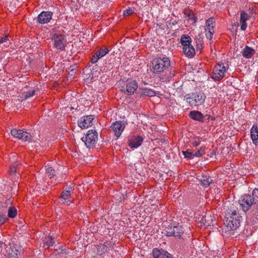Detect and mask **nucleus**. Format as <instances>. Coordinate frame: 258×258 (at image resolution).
Listing matches in <instances>:
<instances>
[{
  "label": "nucleus",
  "instance_id": "obj_13",
  "mask_svg": "<svg viewBox=\"0 0 258 258\" xmlns=\"http://www.w3.org/2000/svg\"><path fill=\"white\" fill-rule=\"evenodd\" d=\"M52 13L48 11H43L37 17V21L40 24L48 23L52 18Z\"/></svg>",
  "mask_w": 258,
  "mask_h": 258
},
{
  "label": "nucleus",
  "instance_id": "obj_23",
  "mask_svg": "<svg viewBox=\"0 0 258 258\" xmlns=\"http://www.w3.org/2000/svg\"><path fill=\"white\" fill-rule=\"evenodd\" d=\"M189 116L193 119L198 120L200 121H203V114L199 111H191L189 113Z\"/></svg>",
  "mask_w": 258,
  "mask_h": 258
},
{
  "label": "nucleus",
  "instance_id": "obj_40",
  "mask_svg": "<svg viewBox=\"0 0 258 258\" xmlns=\"http://www.w3.org/2000/svg\"><path fill=\"white\" fill-rule=\"evenodd\" d=\"M204 154V151L203 150H199L195 152L194 154H193L194 156L196 157H200Z\"/></svg>",
  "mask_w": 258,
  "mask_h": 258
},
{
  "label": "nucleus",
  "instance_id": "obj_44",
  "mask_svg": "<svg viewBox=\"0 0 258 258\" xmlns=\"http://www.w3.org/2000/svg\"><path fill=\"white\" fill-rule=\"evenodd\" d=\"M213 19H214L213 18H212V17L210 18V19H211V27L212 28H213L214 27L213 24V23H214V22L213 21Z\"/></svg>",
  "mask_w": 258,
  "mask_h": 258
},
{
  "label": "nucleus",
  "instance_id": "obj_26",
  "mask_svg": "<svg viewBox=\"0 0 258 258\" xmlns=\"http://www.w3.org/2000/svg\"><path fill=\"white\" fill-rule=\"evenodd\" d=\"M251 197L252 199V202H254V205L258 209V188H254L252 190Z\"/></svg>",
  "mask_w": 258,
  "mask_h": 258
},
{
  "label": "nucleus",
  "instance_id": "obj_41",
  "mask_svg": "<svg viewBox=\"0 0 258 258\" xmlns=\"http://www.w3.org/2000/svg\"><path fill=\"white\" fill-rule=\"evenodd\" d=\"M241 24V29L242 30H245L247 27V24L246 22H240Z\"/></svg>",
  "mask_w": 258,
  "mask_h": 258
},
{
  "label": "nucleus",
  "instance_id": "obj_50",
  "mask_svg": "<svg viewBox=\"0 0 258 258\" xmlns=\"http://www.w3.org/2000/svg\"><path fill=\"white\" fill-rule=\"evenodd\" d=\"M210 34H211V36L212 35H213V32H211V31ZM211 39H212V38L211 37Z\"/></svg>",
  "mask_w": 258,
  "mask_h": 258
},
{
  "label": "nucleus",
  "instance_id": "obj_49",
  "mask_svg": "<svg viewBox=\"0 0 258 258\" xmlns=\"http://www.w3.org/2000/svg\"><path fill=\"white\" fill-rule=\"evenodd\" d=\"M215 119V117H212L211 116V120H214Z\"/></svg>",
  "mask_w": 258,
  "mask_h": 258
},
{
  "label": "nucleus",
  "instance_id": "obj_17",
  "mask_svg": "<svg viewBox=\"0 0 258 258\" xmlns=\"http://www.w3.org/2000/svg\"><path fill=\"white\" fill-rule=\"evenodd\" d=\"M143 141L141 137H134L128 140V145L132 149H136L141 145Z\"/></svg>",
  "mask_w": 258,
  "mask_h": 258
},
{
  "label": "nucleus",
  "instance_id": "obj_5",
  "mask_svg": "<svg viewBox=\"0 0 258 258\" xmlns=\"http://www.w3.org/2000/svg\"><path fill=\"white\" fill-rule=\"evenodd\" d=\"M186 101L191 107L201 105L205 100V96L203 93L196 92L186 94L185 96Z\"/></svg>",
  "mask_w": 258,
  "mask_h": 258
},
{
  "label": "nucleus",
  "instance_id": "obj_2",
  "mask_svg": "<svg viewBox=\"0 0 258 258\" xmlns=\"http://www.w3.org/2000/svg\"><path fill=\"white\" fill-rule=\"evenodd\" d=\"M151 71L153 74L159 75L164 73L171 67L169 58L166 56L157 57L151 62Z\"/></svg>",
  "mask_w": 258,
  "mask_h": 258
},
{
  "label": "nucleus",
  "instance_id": "obj_11",
  "mask_svg": "<svg viewBox=\"0 0 258 258\" xmlns=\"http://www.w3.org/2000/svg\"><path fill=\"white\" fill-rule=\"evenodd\" d=\"M51 39L53 45L56 49L61 50L64 49L66 40L63 35L54 33L52 35Z\"/></svg>",
  "mask_w": 258,
  "mask_h": 258
},
{
  "label": "nucleus",
  "instance_id": "obj_18",
  "mask_svg": "<svg viewBox=\"0 0 258 258\" xmlns=\"http://www.w3.org/2000/svg\"><path fill=\"white\" fill-rule=\"evenodd\" d=\"M110 244L108 242H105L104 244H100L97 245L96 253L98 255H102L106 252L110 250Z\"/></svg>",
  "mask_w": 258,
  "mask_h": 258
},
{
  "label": "nucleus",
  "instance_id": "obj_1",
  "mask_svg": "<svg viewBox=\"0 0 258 258\" xmlns=\"http://www.w3.org/2000/svg\"><path fill=\"white\" fill-rule=\"evenodd\" d=\"M237 210L236 206L232 204L228 209L226 215V220L224 224L229 231L236 230L240 226L242 218L239 216Z\"/></svg>",
  "mask_w": 258,
  "mask_h": 258
},
{
  "label": "nucleus",
  "instance_id": "obj_7",
  "mask_svg": "<svg viewBox=\"0 0 258 258\" xmlns=\"http://www.w3.org/2000/svg\"><path fill=\"white\" fill-rule=\"evenodd\" d=\"M82 141L84 142L86 147L88 148H93L97 143L98 140V134L95 130H89L85 138H82Z\"/></svg>",
  "mask_w": 258,
  "mask_h": 258
},
{
  "label": "nucleus",
  "instance_id": "obj_48",
  "mask_svg": "<svg viewBox=\"0 0 258 258\" xmlns=\"http://www.w3.org/2000/svg\"><path fill=\"white\" fill-rule=\"evenodd\" d=\"M213 258H220V257L219 256H215V255H213Z\"/></svg>",
  "mask_w": 258,
  "mask_h": 258
},
{
  "label": "nucleus",
  "instance_id": "obj_38",
  "mask_svg": "<svg viewBox=\"0 0 258 258\" xmlns=\"http://www.w3.org/2000/svg\"><path fill=\"white\" fill-rule=\"evenodd\" d=\"M4 247L5 249H6L7 251L8 250L7 249L8 245L6 243H5V242H3L2 241H0V252L2 251V249H3V248Z\"/></svg>",
  "mask_w": 258,
  "mask_h": 258
},
{
  "label": "nucleus",
  "instance_id": "obj_19",
  "mask_svg": "<svg viewBox=\"0 0 258 258\" xmlns=\"http://www.w3.org/2000/svg\"><path fill=\"white\" fill-rule=\"evenodd\" d=\"M9 258H19L20 256V251L18 249V246L16 244H13L10 246V249L8 251Z\"/></svg>",
  "mask_w": 258,
  "mask_h": 258
},
{
  "label": "nucleus",
  "instance_id": "obj_9",
  "mask_svg": "<svg viewBox=\"0 0 258 258\" xmlns=\"http://www.w3.org/2000/svg\"><path fill=\"white\" fill-rule=\"evenodd\" d=\"M239 204L240 208L244 212L248 211L252 205L255 206L254 202H252L251 195L249 194L242 196L239 200Z\"/></svg>",
  "mask_w": 258,
  "mask_h": 258
},
{
  "label": "nucleus",
  "instance_id": "obj_24",
  "mask_svg": "<svg viewBox=\"0 0 258 258\" xmlns=\"http://www.w3.org/2000/svg\"><path fill=\"white\" fill-rule=\"evenodd\" d=\"M36 91L34 90L23 93L21 96V102L29 99L35 95Z\"/></svg>",
  "mask_w": 258,
  "mask_h": 258
},
{
  "label": "nucleus",
  "instance_id": "obj_27",
  "mask_svg": "<svg viewBox=\"0 0 258 258\" xmlns=\"http://www.w3.org/2000/svg\"><path fill=\"white\" fill-rule=\"evenodd\" d=\"M46 240L44 244V247L47 246L48 248L49 246H52L55 242L54 240V238L52 237V236H49L47 238H46Z\"/></svg>",
  "mask_w": 258,
  "mask_h": 258
},
{
  "label": "nucleus",
  "instance_id": "obj_34",
  "mask_svg": "<svg viewBox=\"0 0 258 258\" xmlns=\"http://www.w3.org/2000/svg\"><path fill=\"white\" fill-rule=\"evenodd\" d=\"M205 31L206 35L208 37V35H210V18L208 19L206 21Z\"/></svg>",
  "mask_w": 258,
  "mask_h": 258
},
{
  "label": "nucleus",
  "instance_id": "obj_8",
  "mask_svg": "<svg viewBox=\"0 0 258 258\" xmlns=\"http://www.w3.org/2000/svg\"><path fill=\"white\" fill-rule=\"evenodd\" d=\"M226 71L227 69L223 63H217L213 71L212 79L215 81L221 80L225 76Z\"/></svg>",
  "mask_w": 258,
  "mask_h": 258
},
{
  "label": "nucleus",
  "instance_id": "obj_6",
  "mask_svg": "<svg viewBox=\"0 0 258 258\" xmlns=\"http://www.w3.org/2000/svg\"><path fill=\"white\" fill-rule=\"evenodd\" d=\"M184 231L182 226L178 223L174 224L173 225L166 227L165 235L167 236H174L175 237L182 238Z\"/></svg>",
  "mask_w": 258,
  "mask_h": 258
},
{
  "label": "nucleus",
  "instance_id": "obj_31",
  "mask_svg": "<svg viewBox=\"0 0 258 258\" xmlns=\"http://www.w3.org/2000/svg\"><path fill=\"white\" fill-rule=\"evenodd\" d=\"M134 12V8H128V9L123 11V16H128L133 14Z\"/></svg>",
  "mask_w": 258,
  "mask_h": 258
},
{
  "label": "nucleus",
  "instance_id": "obj_46",
  "mask_svg": "<svg viewBox=\"0 0 258 258\" xmlns=\"http://www.w3.org/2000/svg\"><path fill=\"white\" fill-rule=\"evenodd\" d=\"M216 155V153L214 151V150L213 149L212 150V152L211 153V155H210V157H211V158L213 157V155Z\"/></svg>",
  "mask_w": 258,
  "mask_h": 258
},
{
  "label": "nucleus",
  "instance_id": "obj_47",
  "mask_svg": "<svg viewBox=\"0 0 258 258\" xmlns=\"http://www.w3.org/2000/svg\"><path fill=\"white\" fill-rule=\"evenodd\" d=\"M71 203H72V202L68 201H67L64 204H67V205H70Z\"/></svg>",
  "mask_w": 258,
  "mask_h": 258
},
{
  "label": "nucleus",
  "instance_id": "obj_29",
  "mask_svg": "<svg viewBox=\"0 0 258 258\" xmlns=\"http://www.w3.org/2000/svg\"><path fill=\"white\" fill-rule=\"evenodd\" d=\"M17 210L15 208L13 207L9 208L8 214L9 217L14 218L17 216Z\"/></svg>",
  "mask_w": 258,
  "mask_h": 258
},
{
  "label": "nucleus",
  "instance_id": "obj_14",
  "mask_svg": "<svg viewBox=\"0 0 258 258\" xmlns=\"http://www.w3.org/2000/svg\"><path fill=\"white\" fill-rule=\"evenodd\" d=\"M111 129L114 133L115 135L117 137H120L122 132L124 129V124L121 121H117L113 122L111 126Z\"/></svg>",
  "mask_w": 258,
  "mask_h": 258
},
{
  "label": "nucleus",
  "instance_id": "obj_16",
  "mask_svg": "<svg viewBox=\"0 0 258 258\" xmlns=\"http://www.w3.org/2000/svg\"><path fill=\"white\" fill-rule=\"evenodd\" d=\"M109 49L107 48L105 49H99L93 55L92 58H91V62L92 64L95 63L97 62L99 58L103 57L104 55L107 54L109 52Z\"/></svg>",
  "mask_w": 258,
  "mask_h": 258
},
{
  "label": "nucleus",
  "instance_id": "obj_10",
  "mask_svg": "<svg viewBox=\"0 0 258 258\" xmlns=\"http://www.w3.org/2000/svg\"><path fill=\"white\" fill-rule=\"evenodd\" d=\"M11 134L13 137L23 141L32 142V138L31 135L28 132L22 130L14 128L11 130Z\"/></svg>",
  "mask_w": 258,
  "mask_h": 258
},
{
  "label": "nucleus",
  "instance_id": "obj_4",
  "mask_svg": "<svg viewBox=\"0 0 258 258\" xmlns=\"http://www.w3.org/2000/svg\"><path fill=\"white\" fill-rule=\"evenodd\" d=\"M120 91L126 95L133 94L138 88V84L136 81L132 79H127L125 82L123 81L119 83Z\"/></svg>",
  "mask_w": 258,
  "mask_h": 258
},
{
  "label": "nucleus",
  "instance_id": "obj_39",
  "mask_svg": "<svg viewBox=\"0 0 258 258\" xmlns=\"http://www.w3.org/2000/svg\"><path fill=\"white\" fill-rule=\"evenodd\" d=\"M64 190L67 191L71 194L72 193H73V190H74L73 186H72V184H71V185L67 186Z\"/></svg>",
  "mask_w": 258,
  "mask_h": 258
},
{
  "label": "nucleus",
  "instance_id": "obj_12",
  "mask_svg": "<svg viewBox=\"0 0 258 258\" xmlns=\"http://www.w3.org/2000/svg\"><path fill=\"white\" fill-rule=\"evenodd\" d=\"M93 119V115L84 116L79 120L78 125L81 128H87L92 125Z\"/></svg>",
  "mask_w": 258,
  "mask_h": 258
},
{
  "label": "nucleus",
  "instance_id": "obj_32",
  "mask_svg": "<svg viewBox=\"0 0 258 258\" xmlns=\"http://www.w3.org/2000/svg\"><path fill=\"white\" fill-rule=\"evenodd\" d=\"M9 36L7 35L0 37V44L4 43V45L7 46L9 43Z\"/></svg>",
  "mask_w": 258,
  "mask_h": 258
},
{
  "label": "nucleus",
  "instance_id": "obj_42",
  "mask_svg": "<svg viewBox=\"0 0 258 258\" xmlns=\"http://www.w3.org/2000/svg\"><path fill=\"white\" fill-rule=\"evenodd\" d=\"M17 172V169L15 166H12L10 168V172L12 174H14Z\"/></svg>",
  "mask_w": 258,
  "mask_h": 258
},
{
  "label": "nucleus",
  "instance_id": "obj_20",
  "mask_svg": "<svg viewBox=\"0 0 258 258\" xmlns=\"http://www.w3.org/2000/svg\"><path fill=\"white\" fill-rule=\"evenodd\" d=\"M255 52V51L254 49L248 46H246L243 49L242 54L244 57L250 58L254 55Z\"/></svg>",
  "mask_w": 258,
  "mask_h": 258
},
{
  "label": "nucleus",
  "instance_id": "obj_52",
  "mask_svg": "<svg viewBox=\"0 0 258 258\" xmlns=\"http://www.w3.org/2000/svg\"><path fill=\"white\" fill-rule=\"evenodd\" d=\"M2 59V58L0 59V60Z\"/></svg>",
  "mask_w": 258,
  "mask_h": 258
},
{
  "label": "nucleus",
  "instance_id": "obj_35",
  "mask_svg": "<svg viewBox=\"0 0 258 258\" xmlns=\"http://www.w3.org/2000/svg\"><path fill=\"white\" fill-rule=\"evenodd\" d=\"M188 20L191 22V23L194 24L197 21V19L193 13H190L188 15Z\"/></svg>",
  "mask_w": 258,
  "mask_h": 258
},
{
  "label": "nucleus",
  "instance_id": "obj_43",
  "mask_svg": "<svg viewBox=\"0 0 258 258\" xmlns=\"http://www.w3.org/2000/svg\"><path fill=\"white\" fill-rule=\"evenodd\" d=\"M212 51H213V50H212V46L211 45V59H215L216 57V53L215 52H214L213 54H212Z\"/></svg>",
  "mask_w": 258,
  "mask_h": 258
},
{
  "label": "nucleus",
  "instance_id": "obj_22",
  "mask_svg": "<svg viewBox=\"0 0 258 258\" xmlns=\"http://www.w3.org/2000/svg\"><path fill=\"white\" fill-rule=\"evenodd\" d=\"M45 168L46 173L49 177L50 179H52V181L53 180H55L56 173L54 169H53L52 167L49 166H46Z\"/></svg>",
  "mask_w": 258,
  "mask_h": 258
},
{
  "label": "nucleus",
  "instance_id": "obj_33",
  "mask_svg": "<svg viewBox=\"0 0 258 258\" xmlns=\"http://www.w3.org/2000/svg\"><path fill=\"white\" fill-rule=\"evenodd\" d=\"M71 194L67 191L63 190L61 194L60 198L64 200H68L69 198H70Z\"/></svg>",
  "mask_w": 258,
  "mask_h": 258
},
{
  "label": "nucleus",
  "instance_id": "obj_3",
  "mask_svg": "<svg viewBox=\"0 0 258 258\" xmlns=\"http://www.w3.org/2000/svg\"><path fill=\"white\" fill-rule=\"evenodd\" d=\"M180 43L183 46L184 54L189 58H192L195 55V50L191 44V38L188 35H183L180 38Z\"/></svg>",
  "mask_w": 258,
  "mask_h": 258
},
{
  "label": "nucleus",
  "instance_id": "obj_15",
  "mask_svg": "<svg viewBox=\"0 0 258 258\" xmlns=\"http://www.w3.org/2000/svg\"><path fill=\"white\" fill-rule=\"evenodd\" d=\"M152 253L154 258H173L171 254L163 249L154 248Z\"/></svg>",
  "mask_w": 258,
  "mask_h": 258
},
{
  "label": "nucleus",
  "instance_id": "obj_37",
  "mask_svg": "<svg viewBox=\"0 0 258 258\" xmlns=\"http://www.w3.org/2000/svg\"><path fill=\"white\" fill-rule=\"evenodd\" d=\"M7 219L8 218L6 215H0V225H2L3 224H4Z\"/></svg>",
  "mask_w": 258,
  "mask_h": 258
},
{
  "label": "nucleus",
  "instance_id": "obj_25",
  "mask_svg": "<svg viewBox=\"0 0 258 258\" xmlns=\"http://www.w3.org/2000/svg\"><path fill=\"white\" fill-rule=\"evenodd\" d=\"M141 95L147 97H153L155 96L156 93L151 89L144 88L142 89Z\"/></svg>",
  "mask_w": 258,
  "mask_h": 258
},
{
  "label": "nucleus",
  "instance_id": "obj_30",
  "mask_svg": "<svg viewBox=\"0 0 258 258\" xmlns=\"http://www.w3.org/2000/svg\"><path fill=\"white\" fill-rule=\"evenodd\" d=\"M248 17L249 16L244 11H241L240 13V22H246Z\"/></svg>",
  "mask_w": 258,
  "mask_h": 258
},
{
  "label": "nucleus",
  "instance_id": "obj_28",
  "mask_svg": "<svg viewBox=\"0 0 258 258\" xmlns=\"http://www.w3.org/2000/svg\"><path fill=\"white\" fill-rule=\"evenodd\" d=\"M200 181L205 187H208L210 185L209 177L207 176H203L202 178L200 179Z\"/></svg>",
  "mask_w": 258,
  "mask_h": 258
},
{
  "label": "nucleus",
  "instance_id": "obj_51",
  "mask_svg": "<svg viewBox=\"0 0 258 258\" xmlns=\"http://www.w3.org/2000/svg\"><path fill=\"white\" fill-rule=\"evenodd\" d=\"M257 84H258V78L257 79Z\"/></svg>",
  "mask_w": 258,
  "mask_h": 258
},
{
  "label": "nucleus",
  "instance_id": "obj_21",
  "mask_svg": "<svg viewBox=\"0 0 258 258\" xmlns=\"http://www.w3.org/2000/svg\"><path fill=\"white\" fill-rule=\"evenodd\" d=\"M250 134L252 142L256 145L258 143V127L256 125H253Z\"/></svg>",
  "mask_w": 258,
  "mask_h": 258
},
{
  "label": "nucleus",
  "instance_id": "obj_45",
  "mask_svg": "<svg viewBox=\"0 0 258 258\" xmlns=\"http://www.w3.org/2000/svg\"><path fill=\"white\" fill-rule=\"evenodd\" d=\"M175 75V72L174 71H173V72H171L170 73V75H169V78H172L173 77H174Z\"/></svg>",
  "mask_w": 258,
  "mask_h": 258
},
{
  "label": "nucleus",
  "instance_id": "obj_36",
  "mask_svg": "<svg viewBox=\"0 0 258 258\" xmlns=\"http://www.w3.org/2000/svg\"><path fill=\"white\" fill-rule=\"evenodd\" d=\"M182 153H183V154L184 155L185 158H192V157L194 156L192 153L189 150H187L186 151H183Z\"/></svg>",
  "mask_w": 258,
  "mask_h": 258
}]
</instances>
